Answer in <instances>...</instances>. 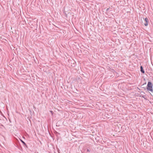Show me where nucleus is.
I'll use <instances>...</instances> for the list:
<instances>
[{
  "label": "nucleus",
  "mask_w": 153,
  "mask_h": 153,
  "mask_svg": "<svg viewBox=\"0 0 153 153\" xmlns=\"http://www.w3.org/2000/svg\"><path fill=\"white\" fill-rule=\"evenodd\" d=\"M146 89L148 91H150L152 92L153 90V85L150 82H148L146 87Z\"/></svg>",
  "instance_id": "obj_1"
},
{
  "label": "nucleus",
  "mask_w": 153,
  "mask_h": 153,
  "mask_svg": "<svg viewBox=\"0 0 153 153\" xmlns=\"http://www.w3.org/2000/svg\"><path fill=\"white\" fill-rule=\"evenodd\" d=\"M145 21L146 22L144 23L145 26H148V22H149V20L147 18H146L145 19Z\"/></svg>",
  "instance_id": "obj_2"
},
{
  "label": "nucleus",
  "mask_w": 153,
  "mask_h": 153,
  "mask_svg": "<svg viewBox=\"0 0 153 153\" xmlns=\"http://www.w3.org/2000/svg\"><path fill=\"white\" fill-rule=\"evenodd\" d=\"M140 71L141 73H142L143 74H144L145 73V71L143 69V67L142 66H140Z\"/></svg>",
  "instance_id": "obj_3"
},
{
  "label": "nucleus",
  "mask_w": 153,
  "mask_h": 153,
  "mask_svg": "<svg viewBox=\"0 0 153 153\" xmlns=\"http://www.w3.org/2000/svg\"><path fill=\"white\" fill-rule=\"evenodd\" d=\"M20 140L22 142V143L24 145L26 146L27 148V144H26V143L24 141H23L21 139H20Z\"/></svg>",
  "instance_id": "obj_4"
},
{
  "label": "nucleus",
  "mask_w": 153,
  "mask_h": 153,
  "mask_svg": "<svg viewBox=\"0 0 153 153\" xmlns=\"http://www.w3.org/2000/svg\"><path fill=\"white\" fill-rule=\"evenodd\" d=\"M91 152V150L89 149H87L86 150V152Z\"/></svg>",
  "instance_id": "obj_5"
},
{
  "label": "nucleus",
  "mask_w": 153,
  "mask_h": 153,
  "mask_svg": "<svg viewBox=\"0 0 153 153\" xmlns=\"http://www.w3.org/2000/svg\"><path fill=\"white\" fill-rule=\"evenodd\" d=\"M109 10V8H107L106 10V11H108Z\"/></svg>",
  "instance_id": "obj_6"
},
{
  "label": "nucleus",
  "mask_w": 153,
  "mask_h": 153,
  "mask_svg": "<svg viewBox=\"0 0 153 153\" xmlns=\"http://www.w3.org/2000/svg\"><path fill=\"white\" fill-rule=\"evenodd\" d=\"M145 96L143 95V96H142V97L143 98H145Z\"/></svg>",
  "instance_id": "obj_7"
},
{
  "label": "nucleus",
  "mask_w": 153,
  "mask_h": 153,
  "mask_svg": "<svg viewBox=\"0 0 153 153\" xmlns=\"http://www.w3.org/2000/svg\"><path fill=\"white\" fill-rule=\"evenodd\" d=\"M141 92L143 93L144 94H145V93L143 91H141Z\"/></svg>",
  "instance_id": "obj_8"
},
{
  "label": "nucleus",
  "mask_w": 153,
  "mask_h": 153,
  "mask_svg": "<svg viewBox=\"0 0 153 153\" xmlns=\"http://www.w3.org/2000/svg\"><path fill=\"white\" fill-rule=\"evenodd\" d=\"M51 114H53V112L52 111H51Z\"/></svg>",
  "instance_id": "obj_9"
},
{
  "label": "nucleus",
  "mask_w": 153,
  "mask_h": 153,
  "mask_svg": "<svg viewBox=\"0 0 153 153\" xmlns=\"http://www.w3.org/2000/svg\"><path fill=\"white\" fill-rule=\"evenodd\" d=\"M59 150L58 151V152L59 153H60L59 152Z\"/></svg>",
  "instance_id": "obj_10"
}]
</instances>
